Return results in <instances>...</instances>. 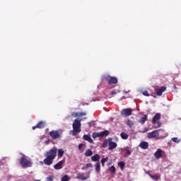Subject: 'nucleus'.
I'll return each instance as SVG.
<instances>
[{"mask_svg":"<svg viewBox=\"0 0 181 181\" xmlns=\"http://www.w3.org/2000/svg\"><path fill=\"white\" fill-rule=\"evenodd\" d=\"M46 158L44 159L43 162H40L41 165H47V166H50L53 163V160L56 158V156H57V148H52L49 151H48L45 153Z\"/></svg>","mask_w":181,"mask_h":181,"instance_id":"nucleus-1","label":"nucleus"},{"mask_svg":"<svg viewBox=\"0 0 181 181\" xmlns=\"http://www.w3.org/2000/svg\"><path fill=\"white\" fill-rule=\"evenodd\" d=\"M72 127L73 130L70 132L73 136H76L77 134H80V132H81V120H79L78 119H74L72 124Z\"/></svg>","mask_w":181,"mask_h":181,"instance_id":"nucleus-2","label":"nucleus"},{"mask_svg":"<svg viewBox=\"0 0 181 181\" xmlns=\"http://www.w3.org/2000/svg\"><path fill=\"white\" fill-rule=\"evenodd\" d=\"M19 163L22 168H30L32 166V161L28 159V156L25 155L19 159Z\"/></svg>","mask_w":181,"mask_h":181,"instance_id":"nucleus-3","label":"nucleus"},{"mask_svg":"<svg viewBox=\"0 0 181 181\" xmlns=\"http://www.w3.org/2000/svg\"><path fill=\"white\" fill-rule=\"evenodd\" d=\"M103 78L105 81H107L108 84H117L118 83V78L115 76L106 75L104 76Z\"/></svg>","mask_w":181,"mask_h":181,"instance_id":"nucleus-4","label":"nucleus"},{"mask_svg":"<svg viewBox=\"0 0 181 181\" xmlns=\"http://www.w3.org/2000/svg\"><path fill=\"white\" fill-rule=\"evenodd\" d=\"M159 119H160V115L159 113H156L152 119V122L155 128H160L161 124L160 122H158Z\"/></svg>","mask_w":181,"mask_h":181,"instance_id":"nucleus-5","label":"nucleus"},{"mask_svg":"<svg viewBox=\"0 0 181 181\" xmlns=\"http://www.w3.org/2000/svg\"><path fill=\"white\" fill-rule=\"evenodd\" d=\"M49 136H51V138H52V139H59V138H62L60 133L57 130L51 131L49 133Z\"/></svg>","mask_w":181,"mask_h":181,"instance_id":"nucleus-6","label":"nucleus"},{"mask_svg":"<svg viewBox=\"0 0 181 181\" xmlns=\"http://www.w3.org/2000/svg\"><path fill=\"white\" fill-rule=\"evenodd\" d=\"M122 117H129L132 115V110L131 108L123 109L121 111Z\"/></svg>","mask_w":181,"mask_h":181,"instance_id":"nucleus-7","label":"nucleus"},{"mask_svg":"<svg viewBox=\"0 0 181 181\" xmlns=\"http://www.w3.org/2000/svg\"><path fill=\"white\" fill-rule=\"evenodd\" d=\"M159 136V131L156 130V131H153L151 132L148 133L147 134V138H158Z\"/></svg>","mask_w":181,"mask_h":181,"instance_id":"nucleus-8","label":"nucleus"},{"mask_svg":"<svg viewBox=\"0 0 181 181\" xmlns=\"http://www.w3.org/2000/svg\"><path fill=\"white\" fill-rule=\"evenodd\" d=\"M108 150L112 151V149H115L117 148V143L112 141V139H110L108 140Z\"/></svg>","mask_w":181,"mask_h":181,"instance_id":"nucleus-9","label":"nucleus"},{"mask_svg":"<svg viewBox=\"0 0 181 181\" xmlns=\"http://www.w3.org/2000/svg\"><path fill=\"white\" fill-rule=\"evenodd\" d=\"M46 127V123L43 121H40L37 125L33 127V129H36V128H39V129H42Z\"/></svg>","mask_w":181,"mask_h":181,"instance_id":"nucleus-10","label":"nucleus"},{"mask_svg":"<svg viewBox=\"0 0 181 181\" xmlns=\"http://www.w3.org/2000/svg\"><path fill=\"white\" fill-rule=\"evenodd\" d=\"M63 163H64V160L58 162L55 165H54V168L56 170H59V169L63 168Z\"/></svg>","mask_w":181,"mask_h":181,"instance_id":"nucleus-11","label":"nucleus"},{"mask_svg":"<svg viewBox=\"0 0 181 181\" xmlns=\"http://www.w3.org/2000/svg\"><path fill=\"white\" fill-rule=\"evenodd\" d=\"M164 91H166V87L162 86L156 90V95L160 96L162 95L163 93H164Z\"/></svg>","mask_w":181,"mask_h":181,"instance_id":"nucleus-12","label":"nucleus"},{"mask_svg":"<svg viewBox=\"0 0 181 181\" xmlns=\"http://www.w3.org/2000/svg\"><path fill=\"white\" fill-rule=\"evenodd\" d=\"M76 179H78V180H87L88 179V177L84 176V173H79L77 174Z\"/></svg>","mask_w":181,"mask_h":181,"instance_id":"nucleus-13","label":"nucleus"},{"mask_svg":"<svg viewBox=\"0 0 181 181\" xmlns=\"http://www.w3.org/2000/svg\"><path fill=\"white\" fill-rule=\"evenodd\" d=\"M162 150L158 148L156 153H154V156L156 158V159H159L162 157Z\"/></svg>","mask_w":181,"mask_h":181,"instance_id":"nucleus-14","label":"nucleus"},{"mask_svg":"<svg viewBox=\"0 0 181 181\" xmlns=\"http://www.w3.org/2000/svg\"><path fill=\"white\" fill-rule=\"evenodd\" d=\"M139 146L141 149H148V148H149V144H148V142L146 141H142L140 143Z\"/></svg>","mask_w":181,"mask_h":181,"instance_id":"nucleus-15","label":"nucleus"},{"mask_svg":"<svg viewBox=\"0 0 181 181\" xmlns=\"http://www.w3.org/2000/svg\"><path fill=\"white\" fill-rule=\"evenodd\" d=\"M84 141H87V142H89V144H93V139L87 134L83 135V136Z\"/></svg>","mask_w":181,"mask_h":181,"instance_id":"nucleus-16","label":"nucleus"},{"mask_svg":"<svg viewBox=\"0 0 181 181\" xmlns=\"http://www.w3.org/2000/svg\"><path fill=\"white\" fill-rule=\"evenodd\" d=\"M93 162H100V155L96 154L91 157Z\"/></svg>","mask_w":181,"mask_h":181,"instance_id":"nucleus-17","label":"nucleus"},{"mask_svg":"<svg viewBox=\"0 0 181 181\" xmlns=\"http://www.w3.org/2000/svg\"><path fill=\"white\" fill-rule=\"evenodd\" d=\"M148 119V116H146V115H144L141 118L139 119V122H140V124H145V122Z\"/></svg>","mask_w":181,"mask_h":181,"instance_id":"nucleus-18","label":"nucleus"},{"mask_svg":"<svg viewBox=\"0 0 181 181\" xmlns=\"http://www.w3.org/2000/svg\"><path fill=\"white\" fill-rule=\"evenodd\" d=\"M125 153H124V156H129V155H131L132 151H131V148H129V147H126L124 148Z\"/></svg>","mask_w":181,"mask_h":181,"instance_id":"nucleus-19","label":"nucleus"},{"mask_svg":"<svg viewBox=\"0 0 181 181\" xmlns=\"http://www.w3.org/2000/svg\"><path fill=\"white\" fill-rule=\"evenodd\" d=\"M117 165L120 168L121 170H124V168H125V162L120 161L117 163Z\"/></svg>","mask_w":181,"mask_h":181,"instance_id":"nucleus-20","label":"nucleus"},{"mask_svg":"<svg viewBox=\"0 0 181 181\" xmlns=\"http://www.w3.org/2000/svg\"><path fill=\"white\" fill-rule=\"evenodd\" d=\"M108 135H110V132H108V130L100 132V136H108Z\"/></svg>","mask_w":181,"mask_h":181,"instance_id":"nucleus-21","label":"nucleus"},{"mask_svg":"<svg viewBox=\"0 0 181 181\" xmlns=\"http://www.w3.org/2000/svg\"><path fill=\"white\" fill-rule=\"evenodd\" d=\"M85 156H93V151H91V149L86 150L85 152Z\"/></svg>","mask_w":181,"mask_h":181,"instance_id":"nucleus-22","label":"nucleus"},{"mask_svg":"<svg viewBox=\"0 0 181 181\" xmlns=\"http://www.w3.org/2000/svg\"><path fill=\"white\" fill-rule=\"evenodd\" d=\"M120 136H121L122 139H128L129 136L127 134H126L125 132H122L120 134Z\"/></svg>","mask_w":181,"mask_h":181,"instance_id":"nucleus-23","label":"nucleus"},{"mask_svg":"<svg viewBox=\"0 0 181 181\" xmlns=\"http://www.w3.org/2000/svg\"><path fill=\"white\" fill-rule=\"evenodd\" d=\"M95 171L97 173L100 172V170H101V166L100 165V162L96 163V164L95 165Z\"/></svg>","mask_w":181,"mask_h":181,"instance_id":"nucleus-24","label":"nucleus"},{"mask_svg":"<svg viewBox=\"0 0 181 181\" xmlns=\"http://www.w3.org/2000/svg\"><path fill=\"white\" fill-rule=\"evenodd\" d=\"M107 160H108V157L106 158H103L101 159L100 160V163L102 164L103 168H104L105 163L107 162Z\"/></svg>","mask_w":181,"mask_h":181,"instance_id":"nucleus-25","label":"nucleus"},{"mask_svg":"<svg viewBox=\"0 0 181 181\" xmlns=\"http://www.w3.org/2000/svg\"><path fill=\"white\" fill-rule=\"evenodd\" d=\"M110 172H111V173H112V175H115L116 173V169L115 168L114 165H112L110 168H109Z\"/></svg>","mask_w":181,"mask_h":181,"instance_id":"nucleus-26","label":"nucleus"},{"mask_svg":"<svg viewBox=\"0 0 181 181\" xmlns=\"http://www.w3.org/2000/svg\"><path fill=\"white\" fill-rule=\"evenodd\" d=\"M63 155H64V151H63L62 149H59L58 150V156L59 158H62L63 156Z\"/></svg>","mask_w":181,"mask_h":181,"instance_id":"nucleus-27","label":"nucleus"},{"mask_svg":"<svg viewBox=\"0 0 181 181\" xmlns=\"http://www.w3.org/2000/svg\"><path fill=\"white\" fill-rule=\"evenodd\" d=\"M127 125H128L129 128H132V127H134V122L129 119L127 122Z\"/></svg>","mask_w":181,"mask_h":181,"instance_id":"nucleus-28","label":"nucleus"},{"mask_svg":"<svg viewBox=\"0 0 181 181\" xmlns=\"http://www.w3.org/2000/svg\"><path fill=\"white\" fill-rule=\"evenodd\" d=\"M101 137V133L100 132H97V133H93V138H100Z\"/></svg>","mask_w":181,"mask_h":181,"instance_id":"nucleus-29","label":"nucleus"},{"mask_svg":"<svg viewBox=\"0 0 181 181\" xmlns=\"http://www.w3.org/2000/svg\"><path fill=\"white\" fill-rule=\"evenodd\" d=\"M171 141H173V142H175V144H179V142H180V139H179L177 137L172 138Z\"/></svg>","mask_w":181,"mask_h":181,"instance_id":"nucleus-30","label":"nucleus"},{"mask_svg":"<svg viewBox=\"0 0 181 181\" xmlns=\"http://www.w3.org/2000/svg\"><path fill=\"white\" fill-rule=\"evenodd\" d=\"M149 176L153 180H159V177H158V175H152L151 174H149Z\"/></svg>","mask_w":181,"mask_h":181,"instance_id":"nucleus-31","label":"nucleus"},{"mask_svg":"<svg viewBox=\"0 0 181 181\" xmlns=\"http://www.w3.org/2000/svg\"><path fill=\"white\" fill-rule=\"evenodd\" d=\"M69 180H70V177H69V175H65L62 178V181H69Z\"/></svg>","mask_w":181,"mask_h":181,"instance_id":"nucleus-32","label":"nucleus"},{"mask_svg":"<svg viewBox=\"0 0 181 181\" xmlns=\"http://www.w3.org/2000/svg\"><path fill=\"white\" fill-rule=\"evenodd\" d=\"M143 95H145L146 97H149V93L148 90H144L142 92Z\"/></svg>","mask_w":181,"mask_h":181,"instance_id":"nucleus-33","label":"nucleus"},{"mask_svg":"<svg viewBox=\"0 0 181 181\" xmlns=\"http://www.w3.org/2000/svg\"><path fill=\"white\" fill-rule=\"evenodd\" d=\"M89 168H93V164L91 163H88L86 164V168L88 169Z\"/></svg>","mask_w":181,"mask_h":181,"instance_id":"nucleus-34","label":"nucleus"},{"mask_svg":"<svg viewBox=\"0 0 181 181\" xmlns=\"http://www.w3.org/2000/svg\"><path fill=\"white\" fill-rule=\"evenodd\" d=\"M71 117H74V118H76L77 117H78V112H72L71 114Z\"/></svg>","mask_w":181,"mask_h":181,"instance_id":"nucleus-35","label":"nucleus"},{"mask_svg":"<svg viewBox=\"0 0 181 181\" xmlns=\"http://www.w3.org/2000/svg\"><path fill=\"white\" fill-rule=\"evenodd\" d=\"M86 115V112H78V117H84Z\"/></svg>","mask_w":181,"mask_h":181,"instance_id":"nucleus-36","label":"nucleus"},{"mask_svg":"<svg viewBox=\"0 0 181 181\" xmlns=\"http://www.w3.org/2000/svg\"><path fill=\"white\" fill-rule=\"evenodd\" d=\"M107 145H108V141L105 140L104 142H103V146L104 148H105V146H107Z\"/></svg>","mask_w":181,"mask_h":181,"instance_id":"nucleus-37","label":"nucleus"},{"mask_svg":"<svg viewBox=\"0 0 181 181\" xmlns=\"http://www.w3.org/2000/svg\"><path fill=\"white\" fill-rule=\"evenodd\" d=\"M117 93H118V90H113L112 91V95H115V94H117Z\"/></svg>","mask_w":181,"mask_h":181,"instance_id":"nucleus-38","label":"nucleus"},{"mask_svg":"<svg viewBox=\"0 0 181 181\" xmlns=\"http://www.w3.org/2000/svg\"><path fill=\"white\" fill-rule=\"evenodd\" d=\"M47 181H53V178L52 177H47Z\"/></svg>","mask_w":181,"mask_h":181,"instance_id":"nucleus-39","label":"nucleus"},{"mask_svg":"<svg viewBox=\"0 0 181 181\" xmlns=\"http://www.w3.org/2000/svg\"><path fill=\"white\" fill-rule=\"evenodd\" d=\"M82 147H83L82 144H79L78 146V149H81Z\"/></svg>","mask_w":181,"mask_h":181,"instance_id":"nucleus-40","label":"nucleus"},{"mask_svg":"<svg viewBox=\"0 0 181 181\" xmlns=\"http://www.w3.org/2000/svg\"><path fill=\"white\" fill-rule=\"evenodd\" d=\"M146 174L148 175V176H149V175H151V173H149V171H147Z\"/></svg>","mask_w":181,"mask_h":181,"instance_id":"nucleus-41","label":"nucleus"},{"mask_svg":"<svg viewBox=\"0 0 181 181\" xmlns=\"http://www.w3.org/2000/svg\"><path fill=\"white\" fill-rule=\"evenodd\" d=\"M88 124H89V127H91V122H88Z\"/></svg>","mask_w":181,"mask_h":181,"instance_id":"nucleus-42","label":"nucleus"},{"mask_svg":"<svg viewBox=\"0 0 181 181\" xmlns=\"http://www.w3.org/2000/svg\"><path fill=\"white\" fill-rule=\"evenodd\" d=\"M84 119H87V117H85Z\"/></svg>","mask_w":181,"mask_h":181,"instance_id":"nucleus-43","label":"nucleus"},{"mask_svg":"<svg viewBox=\"0 0 181 181\" xmlns=\"http://www.w3.org/2000/svg\"><path fill=\"white\" fill-rule=\"evenodd\" d=\"M0 165H1V162H0Z\"/></svg>","mask_w":181,"mask_h":181,"instance_id":"nucleus-44","label":"nucleus"}]
</instances>
